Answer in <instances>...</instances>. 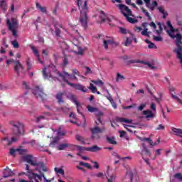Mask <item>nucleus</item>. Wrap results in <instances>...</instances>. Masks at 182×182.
Here are the masks:
<instances>
[{"label":"nucleus","instance_id":"obj_20","mask_svg":"<svg viewBox=\"0 0 182 182\" xmlns=\"http://www.w3.org/2000/svg\"><path fill=\"white\" fill-rule=\"evenodd\" d=\"M116 121L117 122H120V123H132L133 122V120L132 119H127L126 118H120L119 117H117L116 118Z\"/></svg>","mask_w":182,"mask_h":182},{"label":"nucleus","instance_id":"obj_16","mask_svg":"<svg viewBox=\"0 0 182 182\" xmlns=\"http://www.w3.org/2000/svg\"><path fill=\"white\" fill-rule=\"evenodd\" d=\"M142 113L146 119H153V117H154V114L150 109L144 110Z\"/></svg>","mask_w":182,"mask_h":182},{"label":"nucleus","instance_id":"obj_19","mask_svg":"<svg viewBox=\"0 0 182 182\" xmlns=\"http://www.w3.org/2000/svg\"><path fill=\"white\" fill-rule=\"evenodd\" d=\"M100 18L102 22H106V21H109V22H112V20L110 18H106V14H105V11H100Z\"/></svg>","mask_w":182,"mask_h":182},{"label":"nucleus","instance_id":"obj_18","mask_svg":"<svg viewBox=\"0 0 182 182\" xmlns=\"http://www.w3.org/2000/svg\"><path fill=\"white\" fill-rule=\"evenodd\" d=\"M0 8L4 11V12H6V11H8V4H6V1L1 0L0 1Z\"/></svg>","mask_w":182,"mask_h":182},{"label":"nucleus","instance_id":"obj_64","mask_svg":"<svg viewBox=\"0 0 182 182\" xmlns=\"http://www.w3.org/2000/svg\"><path fill=\"white\" fill-rule=\"evenodd\" d=\"M175 38H176V41H181L182 39L181 34L177 33Z\"/></svg>","mask_w":182,"mask_h":182},{"label":"nucleus","instance_id":"obj_52","mask_svg":"<svg viewBox=\"0 0 182 182\" xmlns=\"http://www.w3.org/2000/svg\"><path fill=\"white\" fill-rule=\"evenodd\" d=\"M154 41H156V42H162L163 41V38H161V36H154Z\"/></svg>","mask_w":182,"mask_h":182},{"label":"nucleus","instance_id":"obj_56","mask_svg":"<svg viewBox=\"0 0 182 182\" xmlns=\"http://www.w3.org/2000/svg\"><path fill=\"white\" fill-rule=\"evenodd\" d=\"M16 151H18V150L14 149V148H11L10 149V154L11 156H15V153H16Z\"/></svg>","mask_w":182,"mask_h":182},{"label":"nucleus","instance_id":"obj_13","mask_svg":"<svg viewBox=\"0 0 182 182\" xmlns=\"http://www.w3.org/2000/svg\"><path fill=\"white\" fill-rule=\"evenodd\" d=\"M65 94L66 92L65 91L56 94L55 98L57 99L58 103H59V105L61 103H65V101L63 100V96H65Z\"/></svg>","mask_w":182,"mask_h":182},{"label":"nucleus","instance_id":"obj_9","mask_svg":"<svg viewBox=\"0 0 182 182\" xmlns=\"http://www.w3.org/2000/svg\"><path fill=\"white\" fill-rule=\"evenodd\" d=\"M145 2L146 8L150 9V11H154L156 9V6L159 5V3H157L156 1H152V4H150V0H144ZM137 5H143V0H137L136 1Z\"/></svg>","mask_w":182,"mask_h":182},{"label":"nucleus","instance_id":"obj_15","mask_svg":"<svg viewBox=\"0 0 182 182\" xmlns=\"http://www.w3.org/2000/svg\"><path fill=\"white\" fill-rule=\"evenodd\" d=\"M14 171H12L11 169H9L8 167H6V169L4 170L3 173V177L4 178H8V177H11L14 176Z\"/></svg>","mask_w":182,"mask_h":182},{"label":"nucleus","instance_id":"obj_14","mask_svg":"<svg viewBox=\"0 0 182 182\" xmlns=\"http://www.w3.org/2000/svg\"><path fill=\"white\" fill-rule=\"evenodd\" d=\"M0 144H2L4 147H7V146H11L12 144V141L9 140V138L8 136L1 138L0 140Z\"/></svg>","mask_w":182,"mask_h":182},{"label":"nucleus","instance_id":"obj_62","mask_svg":"<svg viewBox=\"0 0 182 182\" xmlns=\"http://www.w3.org/2000/svg\"><path fill=\"white\" fill-rule=\"evenodd\" d=\"M119 137H124L126 136V132L124 131H119Z\"/></svg>","mask_w":182,"mask_h":182},{"label":"nucleus","instance_id":"obj_28","mask_svg":"<svg viewBox=\"0 0 182 182\" xmlns=\"http://www.w3.org/2000/svg\"><path fill=\"white\" fill-rule=\"evenodd\" d=\"M79 164H80V166L86 167V168H88L89 170H92V168H93L92 167V166H90V164H89V163H84L82 161H80Z\"/></svg>","mask_w":182,"mask_h":182},{"label":"nucleus","instance_id":"obj_31","mask_svg":"<svg viewBox=\"0 0 182 182\" xmlns=\"http://www.w3.org/2000/svg\"><path fill=\"white\" fill-rule=\"evenodd\" d=\"M126 178H129V181L133 182V172L132 171L127 172Z\"/></svg>","mask_w":182,"mask_h":182},{"label":"nucleus","instance_id":"obj_36","mask_svg":"<svg viewBox=\"0 0 182 182\" xmlns=\"http://www.w3.org/2000/svg\"><path fill=\"white\" fill-rule=\"evenodd\" d=\"M141 11L143 12V14H145V16H147L149 21H151V16H150V13H149V11H147V10L144 9V8H141Z\"/></svg>","mask_w":182,"mask_h":182},{"label":"nucleus","instance_id":"obj_22","mask_svg":"<svg viewBox=\"0 0 182 182\" xmlns=\"http://www.w3.org/2000/svg\"><path fill=\"white\" fill-rule=\"evenodd\" d=\"M36 6L37 9H39V11H41V12H42L43 14H46V7H42L39 2L36 3Z\"/></svg>","mask_w":182,"mask_h":182},{"label":"nucleus","instance_id":"obj_12","mask_svg":"<svg viewBox=\"0 0 182 182\" xmlns=\"http://www.w3.org/2000/svg\"><path fill=\"white\" fill-rule=\"evenodd\" d=\"M128 63H142L143 65H146L148 68H150V69H156V67L149 62L147 61H141V60H129L128 61Z\"/></svg>","mask_w":182,"mask_h":182},{"label":"nucleus","instance_id":"obj_41","mask_svg":"<svg viewBox=\"0 0 182 182\" xmlns=\"http://www.w3.org/2000/svg\"><path fill=\"white\" fill-rule=\"evenodd\" d=\"M120 80H124V76L118 73H117L116 82H120Z\"/></svg>","mask_w":182,"mask_h":182},{"label":"nucleus","instance_id":"obj_51","mask_svg":"<svg viewBox=\"0 0 182 182\" xmlns=\"http://www.w3.org/2000/svg\"><path fill=\"white\" fill-rule=\"evenodd\" d=\"M147 31H149L148 28H144V31H141V34L143 35V36H150L149 34V33Z\"/></svg>","mask_w":182,"mask_h":182},{"label":"nucleus","instance_id":"obj_1","mask_svg":"<svg viewBox=\"0 0 182 182\" xmlns=\"http://www.w3.org/2000/svg\"><path fill=\"white\" fill-rule=\"evenodd\" d=\"M57 75L63 79L65 83L68 84L69 86H71L72 87H75V90H80V92H82V93H86L87 92V88L85 87V85H82V84H73L69 82V80L66 78V76H70L69 73L63 71V73L58 71Z\"/></svg>","mask_w":182,"mask_h":182},{"label":"nucleus","instance_id":"obj_8","mask_svg":"<svg viewBox=\"0 0 182 182\" xmlns=\"http://www.w3.org/2000/svg\"><path fill=\"white\" fill-rule=\"evenodd\" d=\"M13 134H14V136H23L25 133L23 131V124L16 122L13 124Z\"/></svg>","mask_w":182,"mask_h":182},{"label":"nucleus","instance_id":"obj_32","mask_svg":"<svg viewBox=\"0 0 182 182\" xmlns=\"http://www.w3.org/2000/svg\"><path fill=\"white\" fill-rule=\"evenodd\" d=\"M96 116H97V122L98 123H100L101 124H103V122H102V116H103V112H98L97 114H96Z\"/></svg>","mask_w":182,"mask_h":182},{"label":"nucleus","instance_id":"obj_38","mask_svg":"<svg viewBox=\"0 0 182 182\" xmlns=\"http://www.w3.org/2000/svg\"><path fill=\"white\" fill-rule=\"evenodd\" d=\"M72 146L76 147V149H77V150H79L80 151H84V150H87V148L82 146L80 145H72Z\"/></svg>","mask_w":182,"mask_h":182},{"label":"nucleus","instance_id":"obj_47","mask_svg":"<svg viewBox=\"0 0 182 182\" xmlns=\"http://www.w3.org/2000/svg\"><path fill=\"white\" fill-rule=\"evenodd\" d=\"M26 170L27 171L28 174L26 175V176L28 177V174H35L36 173H33V170H31L29 168V165H26Z\"/></svg>","mask_w":182,"mask_h":182},{"label":"nucleus","instance_id":"obj_24","mask_svg":"<svg viewBox=\"0 0 182 182\" xmlns=\"http://www.w3.org/2000/svg\"><path fill=\"white\" fill-rule=\"evenodd\" d=\"M59 141V138L55 137L53 139V140L49 144V147H51L52 149L55 148L56 144H58V142Z\"/></svg>","mask_w":182,"mask_h":182},{"label":"nucleus","instance_id":"obj_59","mask_svg":"<svg viewBox=\"0 0 182 182\" xmlns=\"http://www.w3.org/2000/svg\"><path fill=\"white\" fill-rule=\"evenodd\" d=\"M26 65H27V70H31V69H32V65H31V62H29V60L26 61Z\"/></svg>","mask_w":182,"mask_h":182},{"label":"nucleus","instance_id":"obj_39","mask_svg":"<svg viewBox=\"0 0 182 182\" xmlns=\"http://www.w3.org/2000/svg\"><path fill=\"white\" fill-rule=\"evenodd\" d=\"M55 38H57V39H59V38H60V29H59V28L55 26Z\"/></svg>","mask_w":182,"mask_h":182},{"label":"nucleus","instance_id":"obj_35","mask_svg":"<svg viewBox=\"0 0 182 182\" xmlns=\"http://www.w3.org/2000/svg\"><path fill=\"white\" fill-rule=\"evenodd\" d=\"M70 99L73 101V103H75L77 107H79L80 104L79 102L76 100V96L75 95H70Z\"/></svg>","mask_w":182,"mask_h":182},{"label":"nucleus","instance_id":"obj_58","mask_svg":"<svg viewBox=\"0 0 182 182\" xmlns=\"http://www.w3.org/2000/svg\"><path fill=\"white\" fill-rule=\"evenodd\" d=\"M85 69L87 70V71L85 72V75H90L92 73V70L90 69V68L89 67H85Z\"/></svg>","mask_w":182,"mask_h":182},{"label":"nucleus","instance_id":"obj_49","mask_svg":"<svg viewBox=\"0 0 182 182\" xmlns=\"http://www.w3.org/2000/svg\"><path fill=\"white\" fill-rule=\"evenodd\" d=\"M17 151H18V154L21 156L23 154H26V153H28L27 149H16Z\"/></svg>","mask_w":182,"mask_h":182},{"label":"nucleus","instance_id":"obj_57","mask_svg":"<svg viewBox=\"0 0 182 182\" xmlns=\"http://www.w3.org/2000/svg\"><path fill=\"white\" fill-rule=\"evenodd\" d=\"M167 25H168V28H170L171 32H174V28L173 27L171 22L167 21Z\"/></svg>","mask_w":182,"mask_h":182},{"label":"nucleus","instance_id":"obj_44","mask_svg":"<svg viewBox=\"0 0 182 182\" xmlns=\"http://www.w3.org/2000/svg\"><path fill=\"white\" fill-rule=\"evenodd\" d=\"M142 141H148V143H149V144H150V146L156 145V144H153V140H151V139H150V138H143Z\"/></svg>","mask_w":182,"mask_h":182},{"label":"nucleus","instance_id":"obj_7","mask_svg":"<svg viewBox=\"0 0 182 182\" xmlns=\"http://www.w3.org/2000/svg\"><path fill=\"white\" fill-rule=\"evenodd\" d=\"M19 23H18V20H16V18H11V21L9 19H7L6 21V25L8 26V29L9 31H10V32H12V35L13 36H18V33H16V29L18 28V25Z\"/></svg>","mask_w":182,"mask_h":182},{"label":"nucleus","instance_id":"obj_23","mask_svg":"<svg viewBox=\"0 0 182 182\" xmlns=\"http://www.w3.org/2000/svg\"><path fill=\"white\" fill-rule=\"evenodd\" d=\"M69 65V58H68V56H64L63 58V64H62V68L63 69H65L66 66Z\"/></svg>","mask_w":182,"mask_h":182},{"label":"nucleus","instance_id":"obj_55","mask_svg":"<svg viewBox=\"0 0 182 182\" xmlns=\"http://www.w3.org/2000/svg\"><path fill=\"white\" fill-rule=\"evenodd\" d=\"M119 31L121 33H123L124 35H126V33H127V30L122 27H119Z\"/></svg>","mask_w":182,"mask_h":182},{"label":"nucleus","instance_id":"obj_3","mask_svg":"<svg viewBox=\"0 0 182 182\" xmlns=\"http://www.w3.org/2000/svg\"><path fill=\"white\" fill-rule=\"evenodd\" d=\"M23 160L28 164H31V166H34V167H41L42 171H43L44 173H46V171H48V168H46L45 163L43 161H36V160H35V158L33 157V155H25L23 156Z\"/></svg>","mask_w":182,"mask_h":182},{"label":"nucleus","instance_id":"obj_42","mask_svg":"<svg viewBox=\"0 0 182 182\" xmlns=\"http://www.w3.org/2000/svg\"><path fill=\"white\" fill-rule=\"evenodd\" d=\"M88 89H90V90L92 92V93H96V92H97V88H96V87H95L92 83L90 84V87H88Z\"/></svg>","mask_w":182,"mask_h":182},{"label":"nucleus","instance_id":"obj_5","mask_svg":"<svg viewBox=\"0 0 182 182\" xmlns=\"http://www.w3.org/2000/svg\"><path fill=\"white\" fill-rule=\"evenodd\" d=\"M36 171H38V173H31L27 175L29 180H33L34 182H41L42 181V178H43L44 181L47 180L46 176H45V173L42 172V167L38 166L35 168Z\"/></svg>","mask_w":182,"mask_h":182},{"label":"nucleus","instance_id":"obj_50","mask_svg":"<svg viewBox=\"0 0 182 182\" xmlns=\"http://www.w3.org/2000/svg\"><path fill=\"white\" fill-rule=\"evenodd\" d=\"M171 97L175 99V100H177V102H178V103H180L181 105H182V100L181 99H180L177 95H175L173 94H171Z\"/></svg>","mask_w":182,"mask_h":182},{"label":"nucleus","instance_id":"obj_61","mask_svg":"<svg viewBox=\"0 0 182 182\" xmlns=\"http://www.w3.org/2000/svg\"><path fill=\"white\" fill-rule=\"evenodd\" d=\"M41 120H45V117L44 116H40V117H37L36 122L39 123L41 122Z\"/></svg>","mask_w":182,"mask_h":182},{"label":"nucleus","instance_id":"obj_25","mask_svg":"<svg viewBox=\"0 0 182 182\" xmlns=\"http://www.w3.org/2000/svg\"><path fill=\"white\" fill-rule=\"evenodd\" d=\"M172 131L173 132V133L176 134V136H178L179 137L182 138V129H181L173 128Z\"/></svg>","mask_w":182,"mask_h":182},{"label":"nucleus","instance_id":"obj_34","mask_svg":"<svg viewBox=\"0 0 182 182\" xmlns=\"http://www.w3.org/2000/svg\"><path fill=\"white\" fill-rule=\"evenodd\" d=\"M87 109L88 112H90V113H95V112H97V110H98V109L97 107H92L90 105H87Z\"/></svg>","mask_w":182,"mask_h":182},{"label":"nucleus","instance_id":"obj_60","mask_svg":"<svg viewBox=\"0 0 182 182\" xmlns=\"http://www.w3.org/2000/svg\"><path fill=\"white\" fill-rule=\"evenodd\" d=\"M141 31H143V28L141 27H139V26H135L134 28V31L135 32H141Z\"/></svg>","mask_w":182,"mask_h":182},{"label":"nucleus","instance_id":"obj_21","mask_svg":"<svg viewBox=\"0 0 182 182\" xmlns=\"http://www.w3.org/2000/svg\"><path fill=\"white\" fill-rule=\"evenodd\" d=\"M158 10L159 11V12L161 14H163V18L164 19H166V18H167V16H168V13L167 11H164V9L163 7L159 6L158 8Z\"/></svg>","mask_w":182,"mask_h":182},{"label":"nucleus","instance_id":"obj_37","mask_svg":"<svg viewBox=\"0 0 182 182\" xmlns=\"http://www.w3.org/2000/svg\"><path fill=\"white\" fill-rule=\"evenodd\" d=\"M107 141H108V143H109V144H117V141H116L114 140V137H109V136H107Z\"/></svg>","mask_w":182,"mask_h":182},{"label":"nucleus","instance_id":"obj_4","mask_svg":"<svg viewBox=\"0 0 182 182\" xmlns=\"http://www.w3.org/2000/svg\"><path fill=\"white\" fill-rule=\"evenodd\" d=\"M118 7L119 8V11L122 15L124 16L127 21L129 22V23H137V22H139L137 19L130 17L133 16V13L132 12V10L127 7V6L124 4H119Z\"/></svg>","mask_w":182,"mask_h":182},{"label":"nucleus","instance_id":"obj_40","mask_svg":"<svg viewBox=\"0 0 182 182\" xmlns=\"http://www.w3.org/2000/svg\"><path fill=\"white\" fill-rule=\"evenodd\" d=\"M54 171H55V173H58V174H61L62 176H65V170H63V168H55Z\"/></svg>","mask_w":182,"mask_h":182},{"label":"nucleus","instance_id":"obj_54","mask_svg":"<svg viewBox=\"0 0 182 182\" xmlns=\"http://www.w3.org/2000/svg\"><path fill=\"white\" fill-rule=\"evenodd\" d=\"M148 48L149 49H157V46H156V45L152 42L149 43V45L148 46Z\"/></svg>","mask_w":182,"mask_h":182},{"label":"nucleus","instance_id":"obj_46","mask_svg":"<svg viewBox=\"0 0 182 182\" xmlns=\"http://www.w3.org/2000/svg\"><path fill=\"white\" fill-rule=\"evenodd\" d=\"M174 178H176L179 181H182V174L180 173H177L173 176Z\"/></svg>","mask_w":182,"mask_h":182},{"label":"nucleus","instance_id":"obj_27","mask_svg":"<svg viewBox=\"0 0 182 182\" xmlns=\"http://www.w3.org/2000/svg\"><path fill=\"white\" fill-rule=\"evenodd\" d=\"M31 50H33L34 55H36L38 60L42 63V61H41V57H39V52H38V50H36V48H35V47L32 46L31 47Z\"/></svg>","mask_w":182,"mask_h":182},{"label":"nucleus","instance_id":"obj_29","mask_svg":"<svg viewBox=\"0 0 182 182\" xmlns=\"http://www.w3.org/2000/svg\"><path fill=\"white\" fill-rule=\"evenodd\" d=\"M69 146H72L68 143L65 144H61L58 146V150H65V149H66V147H69Z\"/></svg>","mask_w":182,"mask_h":182},{"label":"nucleus","instance_id":"obj_17","mask_svg":"<svg viewBox=\"0 0 182 182\" xmlns=\"http://www.w3.org/2000/svg\"><path fill=\"white\" fill-rule=\"evenodd\" d=\"M100 150H102V148L97 146V145L87 148V151H91L92 153H96L97 151H100Z\"/></svg>","mask_w":182,"mask_h":182},{"label":"nucleus","instance_id":"obj_63","mask_svg":"<svg viewBox=\"0 0 182 182\" xmlns=\"http://www.w3.org/2000/svg\"><path fill=\"white\" fill-rule=\"evenodd\" d=\"M77 55H83V49L81 47H78Z\"/></svg>","mask_w":182,"mask_h":182},{"label":"nucleus","instance_id":"obj_26","mask_svg":"<svg viewBox=\"0 0 182 182\" xmlns=\"http://www.w3.org/2000/svg\"><path fill=\"white\" fill-rule=\"evenodd\" d=\"M107 179L108 182H116V178L114 175L109 176V172H107Z\"/></svg>","mask_w":182,"mask_h":182},{"label":"nucleus","instance_id":"obj_43","mask_svg":"<svg viewBox=\"0 0 182 182\" xmlns=\"http://www.w3.org/2000/svg\"><path fill=\"white\" fill-rule=\"evenodd\" d=\"M11 45L14 49H18V48H19V43H18V41L16 40L11 41Z\"/></svg>","mask_w":182,"mask_h":182},{"label":"nucleus","instance_id":"obj_11","mask_svg":"<svg viewBox=\"0 0 182 182\" xmlns=\"http://www.w3.org/2000/svg\"><path fill=\"white\" fill-rule=\"evenodd\" d=\"M95 124L96 126L95 127L90 128V132L92 134H97V133H103V132L106 130L105 127H102L101 128L99 127V124H100V123H99L97 121H95Z\"/></svg>","mask_w":182,"mask_h":182},{"label":"nucleus","instance_id":"obj_2","mask_svg":"<svg viewBox=\"0 0 182 182\" xmlns=\"http://www.w3.org/2000/svg\"><path fill=\"white\" fill-rule=\"evenodd\" d=\"M87 12H89V6H87V0H85L84 4L81 6L79 19V22L81 26H83L84 29L87 28V20L89 19L87 17Z\"/></svg>","mask_w":182,"mask_h":182},{"label":"nucleus","instance_id":"obj_48","mask_svg":"<svg viewBox=\"0 0 182 182\" xmlns=\"http://www.w3.org/2000/svg\"><path fill=\"white\" fill-rule=\"evenodd\" d=\"M91 139L92 140H99V139H100V135L97 134H92Z\"/></svg>","mask_w":182,"mask_h":182},{"label":"nucleus","instance_id":"obj_33","mask_svg":"<svg viewBox=\"0 0 182 182\" xmlns=\"http://www.w3.org/2000/svg\"><path fill=\"white\" fill-rule=\"evenodd\" d=\"M75 139L77 140V141H80L82 144H86V142H85V138H83V136L77 134L75 136Z\"/></svg>","mask_w":182,"mask_h":182},{"label":"nucleus","instance_id":"obj_53","mask_svg":"<svg viewBox=\"0 0 182 182\" xmlns=\"http://www.w3.org/2000/svg\"><path fill=\"white\" fill-rule=\"evenodd\" d=\"M61 130H62V128L60 127L57 132V136L58 137H62L63 136H65V132H60Z\"/></svg>","mask_w":182,"mask_h":182},{"label":"nucleus","instance_id":"obj_45","mask_svg":"<svg viewBox=\"0 0 182 182\" xmlns=\"http://www.w3.org/2000/svg\"><path fill=\"white\" fill-rule=\"evenodd\" d=\"M92 82L95 83V85H97V86H103V85H104V82H103V81H102V80H92Z\"/></svg>","mask_w":182,"mask_h":182},{"label":"nucleus","instance_id":"obj_30","mask_svg":"<svg viewBox=\"0 0 182 182\" xmlns=\"http://www.w3.org/2000/svg\"><path fill=\"white\" fill-rule=\"evenodd\" d=\"M42 73L44 79H49V77H52V75H50V73H46V68L43 69Z\"/></svg>","mask_w":182,"mask_h":182},{"label":"nucleus","instance_id":"obj_6","mask_svg":"<svg viewBox=\"0 0 182 182\" xmlns=\"http://www.w3.org/2000/svg\"><path fill=\"white\" fill-rule=\"evenodd\" d=\"M11 63H14V70L17 76H20L21 73H25V68H23V65H22L19 60L15 61L14 59H10L6 61L7 65H11Z\"/></svg>","mask_w":182,"mask_h":182},{"label":"nucleus","instance_id":"obj_10","mask_svg":"<svg viewBox=\"0 0 182 182\" xmlns=\"http://www.w3.org/2000/svg\"><path fill=\"white\" fill-rule=\"evenodd\" d=\"M32 93L34 95L35 97H40L41 100H45L46 99V94L43 92V90L39 88V87H36L32 90Z\"/></svg>","mask_w":182,"mask_h":182}]
</instances>
